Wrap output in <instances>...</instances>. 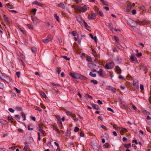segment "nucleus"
<instances>
[{
  "label": "nucleus",
  "mask_w": 151,
  "mask_h": 151,
  "mask_svg": "<svg viewBox=\"0 0 151 151\" xmlns=\"http://www.w3.org/2000/svg\"><path fill=\"white\" fill-rule=\"evenodd\" d=\"M114 66V64L113 62H111L106 63L104 68L106 69H108L113 68Z\"/></svg>",
  "instance_id": "f257e3e1"
},
{
  "label": "nucleus",
  "mask_w": 151,
  "mask_h": 151,
  "mask_svg": "<svg viewBox=\"0 0 151 151\" xmlns=\"http://www.w3.org/2000/svg\"><path fill=\"white\" fill-rule=\"evenodd\" d=\"M52 37L50 35L47 36L46 39L42 40V41L44 43H47L52 40Z\"/></svg>",
  "instance_id": "f03ea898"
},
{
  "label": "nucleus",
  "mask_w": 151,
  "mask_h": 151,
  "mask_svg": "<svg viewBox=\"0 0 151 151\" xmlns=\"http://www.w3.org/2000/svg\"><path fill=\"white\" fill-rule=\"evenodd\" d=\"M92 146L93 149L96 150H99L100 147L99 145L96 143H93Z\"/></svg>",
  "instance_id": "7ed1b4c3"
},
{
  "label": "nucleus",
  "mask_w": 151,
  "mask_h": 151,
  "mask_svg": "<svg viewBox=\"0 0 151 151\" xmlns=\"http://www.w3.org/2000/svg\"><path fill=\"white\" fill-rule=\"evenodd\" d=\"M138 81L137 79L134 80L133 85L136 88H139Z\"/></svg>",
  "instance_id": "20e7f679"
},
{
  "label": "nucleus",
  "mask_w": 151,
  "mask_h": 151,
  "mask_svg": "<svg viewBox=\"0 0 151 151\" xmlns=\"http://www.w3.org/2000/svg\"><path fill=\"white\" fill-rule=\"evenodd\" d=\"M119 130L120 131L122 135L127 132V130L126 129L122 127H119Z\"/></svg>",
  "instance_id": "39448f33"
},
{
  "label": "nucleus",
  "mask_w": 151,
  "mask_h": 151,
  "mask_svg": "<svg viewBox=\"0 0 151 151\" xmlns=\"http://www.w3.org/2000/svg\"><path fill=\"white\" fill-rule=\"evenodd\" d=\"M96 15L95 13L92 14L91 16L90 15L88 16V18L89 20H92V19H95L96 18Z\"/></svg>",
  "instance_id": "423d86ee"
},
{
  "label": "nucleus",
  "mask_w": 151,
  "mask_h": 151,
  "mask_svg": "<svg viewBox=\"0 0 151 151\" xmlns=\"http://www.w3.org/2000/svg\"><path fill=\"white\" fill-rule=\"evenodd\" d=\"M106 89L109 90H111V91L115 92L116 91V90L115 88L113 87L108 86L106 87Z\"/></svg>",
  "instance_id": "0eeeda50"
},
{
  "label": "nucleus",
  "mask_w": 151,
  "mask_h": 151,
  "mask_svg": "<svg viewBox=\"0 0 151 151\" xmlns=\"http://www.w3.org/2000/svg\"><path fill=\"white\" fill-rule=\"evenodd\" d=\"M87 9L86 7H80L79 11L80 12H86L87 10Z\"/></svg>",
  "instance_id": "6e6552de"
},
{
  "label": "nucleus",
  "mask_w": 151,
  "mask_h": 151,
  "mask_svg": "<svg viewBox=\"0 0 151 151\" xmlns=\"http://www.w3.org/2000/svg\"><path fill=\"white\" fill-rule=\"evenodd\" d=\"M33 4H36L37 5L40 6L41 7H43L44 6V4H41V3L38 2L37 1H35L32 3Z\"/></svg>",
  "instance_id": "1a4fd4ad"
},
{
  "label": "nucleus",
  "mask_w": 151,
  "mask_h": 151,
  "mask_svg": "<svg viewBox=\"0 0 151 151\" xmlns=\"http://www.w3.org/2000/svg\"><path fill=\"white\" fill-rule=\"evenodd\" d=\"M132 7V6L131 4H128L127 5L126 12H129L131 9Z\"/></svg>",
  "instance_id": "9d476101"
},
{
  "label": "nucleus",
  "mask_w": 151,
  "mask_h": 151,
  "mask_svg": "<svg viewBox=\"0 0 151 151\" xmlns=\"http://www.w3.org/2000/svg\"><path fill=\"white\" fill-rule=\"evenodd\" d=\"M70 75L74 78H78V74H75V73L71 72L70 73Z\"/></svg>",
  "instance_id": "9b49d317"
},
{
  "label": "nucleus",
  "mask_w": 151,
  "mask_h": 151,
  "mask_svg": "<svg viewBox=\"0 0 151 151\" xmlns=\"http://www.w3.org/2000/svg\"><path fill=\"white\" fill-rule=\"evenodd\" d=\"M117 71V73L120 74L121 73V70L118 66H116L115 67Z\"/></svg>",
  "instance_id": "f8f14e48"
},
{
  "label": "nucleus",
  "mask_w": 151,
  "mask_h": 151,
  "mask_svg": "<svg viewBox=\"0 0 151 151\" xmlns=\"http://www.w3.org/2000/svg\"><path fill=\"white\" fill-rule=\"evenodd\" d=\"M91 105L92 106L96 109L98 110L99 109V107L97 105L94 104H92Z\"/></svg>",
  "instance_id": "ddd939ff"
},
{
  "label": "nucleus",
  "mask_w": 151,
  "mask_h": 151,
  "mask_svg": "<svg viewBox=\"0 0 151 151\" xmlns=\"http://www.w3.org/2000/svg\"><path fill=\"white\" fill-rule=\"evenodd\" d=\"M77 21L79 22V23H82V17L80 16H78L77 17Z\"/></svg>",
  "instance_id": "4468645a"
},
{
  "label": "nucleus",
  "mask_w": 151,
  "mask_h": 151,
  "mask_svg": "<svg viewBox=\"0 0 151 151\" xmlns=\"http://www.w3.org/2000/svg\"><path fill=\"white\" fill-rule=\"evenodd\" d=\"M96 12L97 14H99L101 16H103V13L101 12L100 11L98 10H96Z\"/></svg>",
  "instance_id": "2eb2a0df"
},
{
  "label": "nucleus",
  "mask_w": 151,
  "mask_h": 151,
  "mask_svg": "<svg viewBox=\"0 0 151 151\" xmlns=\"http://www.w3.org/2000/svg\"><path fill=\"white\" fill-rule=\"evenodd\" d=\"M98 73H99V76H103L102 73H103V70L101 69H100L99 71H97Z\"/></svg>",
  "instance_id": "dca6fc26"
},
{
  "label": "nucleus",
  "mask_w": 151,
  "mask_h": 151,
  "mask_svg": "<svg viewBox=\"0 0 151 151\" xmlns=\"http://www.w3.org/2000/svg\"><path fill=\"white\" fill-rule=\"evenodd\" d=\"M130 59L132 61H134L135 60V59H136V58L135 57L134 55L132 54L131 56Z\"/></svg>",
  "instance_id": "f3484780"
},
{
  "label": "nucleus",
  "mask_w": 151,
  "mask_h": 151,
  "mask_svg": "<svg viewBox=\"0 0 151 151\" xmlns=\"http://www.w3.org/2000/svg\"><path fill=\"white\" fill-rule=\"evenodd\" d=\"M65 113L67 114V115L68 116H73L72 113L71 111L66 110L65 111Z\"/></svg>",
  "instance_id": "a211bd4d"
},
{
  "label": "nucleus",
  "mask_w": 151,
  "mask_h": 151,
  "mask_svg": "<svg viewBox=\"0 0 151 151\" xmlns=\"http://www.w3.org/2000/svg\"><path fill=\"white\" fill-rule=\"evenodd\" d=\"M90 37H91V38L93 39L94 40H95V41L96 42H97V39L96 36H95L93 37V36L91 34H89Z\"/></svg>",
  "instance_id": "6ab92c4d"
},
{
  "label": "nucleus",
  "mask_w": 151,
  "mask_h": 151,
  "mask_svg": "<svg viewBox=\"0 0 151 151\" xmlns=\"http://www.w3.org/2000/svg\"><path fill=\"white\" fill-rule=\"evenodd\" d=\"M92 53L93 55H94L96 59H97V58H98V56L97 54H96V52L94 50H92Z\"/></svg>",
  "instance_id": "aec40b11"
},
{
  "label": "nucleus",
  "mask_w": 151,
  "mask_h": 151,
  "mask_svg": "<svg viewBox=\"0 0 151 151\" xmlns=\"http://www.w3.org/2000/svg\"><path fill=\"white\" fill-rule=\"evenodd\" d=\"M116 46H117V47H118L119 49H121V50H123V47L122 46H121L119 44V43L118 42L116 43Z\"/></svg>",
  "instance_id": "412c9836"
},
{
  "label": "nucleus",
  "mask_w": 151,
  "mask_h": 151,
  "mask_svg": "<svg viewBox=\"0 0 151 151\" xmlns=\"http://www.w3.org/2000/svg\"><path fill=\"white\" fill-rule=\"evenodd\" d=\"M53 128V129L54 130H55V131L59 133L60 131L58 129H57L56 127H55V126L54 125H52L51 126Z\"/></svg>",
  "instance_id": "4be33fe9"
},
{
  "label": "nucleus",
  "mask_w": 151,
  "mask_h": 151,
  "mask_svg": "<svg viewBox=\"0 0 151 151\" xmlns=\"http://www.w3.org/2000/svg\"><path fill=\"white\" fill-rule=\"evenodd\" d=\"M27 128L29 130H32L34 129V127H32L31 125H27Z\"/></svg>",
  "instance_id": "5701e85b"
},
{
  "label": "nucleus",
  "mask_w": 151,
  "mask_h": 151,
  "mask_svg": "<svg viewBox=\"0 0 151 151\" xmlns=\"http://www.w3.org/2000/svg\"><path fill=\"white\" fill-rule=\"evenodd\" d=\"M54 17L56 19V20L58 22H59V17L57 15V14H55L54 15Z\"/></svg>",
  "instance_id": "b1692460"
},
{
  "label": "nucleus",
  "mask_w": 151,
  "mask_h": 151,
  "mask_svg": "<svg viewBox=\"0 0 151 151\" xmlns=\"http://www.w3.org/2000/svg\"><path fill=\"white\" fill-rule=\"evenodd\" d=\"M136 23L138 24L143 25L144 24V22H143L140 21L138 20H137L136 21Z\"/></svg>",
  "instance_id": "393cba45"
},
{
  "label": "nucleus",
  "mask_w": 151,
  "mask_h": 151,
  "mask_svg": "<svg viewBox=\"0 0 151 151\" xmlns=\"http://www.w3.org/2000/svg\"><path fill=\"white\" fill-rule=\"evenodd\" d=\"M7 6L8 8L10 9H13L14 8L12 4H10V3H8L7 4Z\"/></svg>",
  "instance_id": "a878e982"
},
{
  "label": "nucleus",
  "mask_w": 151,
  "mask_h": 151,
  "mask_svg": "<svg viewBox=\"0 0 151 151\" xmlns=\"http://www.w3.org/2000/svg\"><path fill=\"white\" fill-rule=\"evenodd\" d=\"M40 94L43 98H45L46 97V95L44 92L42 91L40 92Z\"/></svg>",
  "instance_id": "bb28decb"
},
{
  "label": "nucleus",
  "mask_w": 151,
  "mask_h": 151,
  "mask_svg": "<svg viewBox=\"0 0 151 151\" xmlns=\"http://www.w3.org/2000/svg\"><path fill=\"white\" fill-rule=\"evenodd\" d=\"M124 146L127 148H128L131 147V144L130 143L125 144L124 145Z\"/></svg>",
  "instance_id": "cd10ccee"
},
{
  "label": "nucleus",
  "mask_w": 151,
  "mask_h": 151,
  "mask_svg": "<svg viewBox=\"0 0 151 151\" xmlns=\"http://www.w3.org/2000/svg\"><path fill=\"white\" fill-rule=\"evenodd\" d=\"M31 50L32 52L35 53L37 52V49L35 47H32L31 48Z\"/></svg>",
  "instance_id": "c85d7f7f"
},
{
  "label": "nucleus",
  "mask_w": 151,
  "mask_h": 151,
  "mask_svg": "<svg viewBox=\"0 0 151 151\" xmlns=\"http://www.w3.org/2000/svg\"><path fill=\"white\" fill-rule=\"evenodd\" d=\"M83 25H84V27L86 28V29L87 30H88V28H90V27L88 26L87 23L85 21H84L83 22Z\"/></svg>",
  "instance_id": "c756f323"
},
{
  "label": "nucleus",
  "mask_w": 151,
  "mask_h": 151,
  "mask_svg": "<svg viewBox=\"0 0 151 151\" xmlns=\"http://www.w3.org/2000/svg\"><path fill=\"white\" fill-rule=\"evenodd\" d=\"M59 7H61L63 9H65V5L62 3H60L59 4Z\"/></svg>",
  "instance_id": "7c9ffc66"
},
{
  "label": "nucleus",
  "mask_w": 151,
  "mask_h": 151,
  "mask_svg": "<svg viewBox=\"0 0 151 151\" xmlns=\"http://www.w3.org/2000/svg\"><path fill=\"white\" fill-rule=\"evenodd\" d=\"M87 59L88 62H92V60L91 59V58L90 56H87Z\"/></svg>",
  "instance_id": "2f4dec72"
},
{
  "label": "nucleus",
  "mask_w": 151,
  "mask_h": 151,
  "mask_svg": "<svg viewBox=\"0 0 151 151\" xmlns=\"http://www.w3.org/2000/svg\"><path fill=\"white\" fill-rule=\"evenodd\" d=\"M28 147H29L28 145H26L24 146V147L23 148V150L24 151H27V148H28Z\"/></svg>",
  "instance_id": "473e14b6"
},
{
  "label": "nucleus",
  "mask_w": 151,
  "mask_h": 151,
  "mask_svg": "<svg viewBox=\"0 0 151 151\" xmlns=\"http://www.w3.org/2000/svg\"><path fill=\"white\" fill-rule=\"evenodd\" d=\"M91 83H93L94 84H96L98 83V82L96 80H92L90 81Z\"/></svg>",
  "instance_id": "72a5a7b5"
},
{
  "label": "nucleus",
  "mask_w": 151,
  "mask_h": 151,
  "mask_svg": "<svg viewBox=\"0 0 151 151\" xmlns=\"http://www.w3.org/2000/svg\"><path fill=\"white\" fill-rule=\"evenodd\" d=\"M16 109L19 111H22V109L21 107H16Z\"/></svg>",
  "instance_id": "f704fd0d"
},
{
  "label": "nucleus",
  "mask_w": 151,
  "mask_h": 151,
  "mask_svg": "<svg viewBox=\"0 0 151 151\" xmlns=\"http://www.w3.org/2000/svg\"><path fill=\"white\" fill-rule=\"evenodd\" d=\"M89 75L94 77H95L96 76V75L95 73H93L92 72H90L89 73Z\"/></svg>",
  "instance_id": "c9c22d12"
},
{
  "label": "nucleus",
  "mask_w": 151,
  "mask_h": 151,
  "mask_svg": "<svg viewBox=\"0 0 151 151\" xmlns=\"http://www.w3.org/2000/svg\"><path fill=\"white\" fill-rule=\"evenodd\" d=\"M85 97L87 98H90L91 99H93V97L92 96L89 95L88 94H86L85 95Z\"/></svg>",
  "instance_id": "e433bc0d"
},
{
  "label": "nucleus",
  "mask_w": 151,
  "mask_h": 151,
  "mask_svg": "<svg viewBox=\"0 0 151 151\" xmlns=\"http://www.w3.org/2000/svg\"><path fill=\"white\" fill-rule=\"evenodd\" d=\"M143 112L144 113V114L148 115L150 114V113L147 111L145 110L143 111Z\"/></svg>",
  "instance_id": "4c0bfd02"
},
{
  "label": "nucleus",
  "mask_w": 151,
  "mask_h": 151,
  "mask_svg": "<svg viewBox=\"0 0 151 151\" xmlns=\"http://www.w3.org/2000/svg\"><path fill=\"white\" fill-rule=\"evenodd\" d=\"M21 114L23 118V120H26V117L25 114L23 112H21Z\"/></svg>",
  "instance_id": "58836bf2"
},
{
  "label": "nucleus",
  "mask_w": 151,
  "mask_h": 151,
  "mask_svg": "<svg viewBox=\"0 0 151 151\" xmlns=\"http://www.w3.org/2000/svg\"><path fill=\"white\" fill-rule=\"evenodd\" d=\"M4 21L5 22H8V18L6 17V16L5 15H4Z\"/></svg>",
  "instance_id": "ea45409f"
},
{
  "label": "nucleus",
  "mask_w": 151,
  "mask_h": 151,
  "mask_svg": "<svg viewBox=\"0 0 151 151\" xmlns=\"http://www.w3.org/2000/svg\"><path fill=\"white\" fill-rule=\"evenodd\" d=\"M50 24L48 22H47V26L48 29L49 30L51 29V27H50Z\"/></svg>",
  "instance_id": "a19ab883"
},
{
  "label": "nucleus",
  "mask_w": 151,
  "mask_h": 151,
  "mask_svg": "<svg viewBox=\"0 0 151 151\" xmlns=\"http://www.w3.org/2000/svg\"><path fill=\"white\" fill-rule=\"evenodd\" d=\"M21 73L20 72H17L16 73V75L18 78H19L20 77Z\"/></svg>",
  "instance_id": "79ce46f5"
},
{
  "label": "nucleus",
  "mask_w": 151,
  "mask_h": 151,
  "mask_svg": "<svg viewBox=\"0 0 151 151\" xmlns=\"http://www.w3.org/2000/svg\"><path fill=\"white\" fill-rule=\"evenodd\" d=\"M62 57L63 58L66 60H69L70 59L68 57L66 56H63Z\"/></svg>",
  "instance_id": "37998d69"
},
{
  "label": "nucleus",
  "mask_w": 151,
  "mask_h": 151,
  "mask_svg": "<svg viewBox=\"0 0 151 151\" xmlns=\"http://www.w3.org/2000/svg\"><path fill=\"white\" fill-rule=\"evenodd\" d=\"M108 26L111 29V30H112L113 28V25H112V24L111 23H110L109 24Z\"/></svg>",
  "instance_id": "c03bdc74"
},
{
  "label": "nucleus",
  "mask_w": 151,
  "mask_h": 151,
  "mask_svg": "<svg viewBox=\"0 0 151 151\" xmlns=\"http://www.w3.org/2000/svg\"><path fill=\"white\" fill-rule=\"evenodd\" d=\"M4 87V85L0 82V89H3Z\"/></svg>",
  "instance_id": "a18cd8bd"
},
{
  "label": "nucleus",
  "mask_w": 151,
  "mask_h": 151,
  "mask_svg": "<svg viewBox=\"0 0 151 151\" xmlns=\"http://www.w3.org/2000/svg\"><path fill=\"white\" fill-rule=\"evenodd\" d=\"M27 26L30 29H33V26L32 25L27 24Z\"/></svg>",
  "instance_id": "49530a36"
},
{
  "label": "nucleus",
  "mask_w": 151,
  "mask_h": 151,
  "mask_svg": "<svg viewBox=\"0 0 151 151\" xmlns=\"http://www.w3.org/2000/svg\"><path fill=\"white\" fill-rule=\"evenodd\" d=\"M39 131L42 134H44V133H45V131L41 129H39Z\"/></svg>",
  "instance_id": "de8ad7c7"
},
{
  "label": "nucleus",
  "mask_w": 151,
  "mask_h": 151,
  "mask_svg": "<svg viewBox=\"0 0 151 151\" xmlns=\"http://www.w3.org/2000/svg\"><path fill=\"white\" fill-rule=\"evenodd\" d=\"M79 130V128L77 127H76L75 128L74 131L75 132H77Z\"/></svg>",
  "instance_id": "09e8293b"
},
{
  "label": "nucleus",
  "mask_w": 151,
  "mask_h": 151,
  "mask_svg": "<svg viewBox=\"0 0 151 151\" xmlns=\"http://www.w3.org/2000/svg\"><path fill=\"white\" fill-rule=\"evenodd\" d=\"M14 89L18 93H20L21 91L20 90L18 89L17 88H14Z\"/></svg>",
  "instance_id": "8fccbe9b"
},
{
  "label": "nucleus",
  "mask_w": 151,
  "mask_h": 151,
  "mask_svg": "<svg viewBox=\"0 0 151 151\" xmlns=\"http://www.w3.org/2000/svg\"><path fill=\"white\" fill-rule=\"evenodd\" d=\"M109 144L107 143H106L104 144V148H106L108 147Z\"/></svg>",
  "instance_id": "3c124183"
},
{
  "label": "nucleus",
  "mask_w": 151,
  "mask_h": 151,
  "mask_svg": "<svg viewBox=\"0 0 151 151\" xmlns=\"http://www.w3.org/2000/svg\"><path fill=\"white\" fill-rule=\"evenodd\" d=\"M74 8L75 9H77V10H78V11H79V9L80 8V7L78 6H74Z\"/></svg>",
  "instance_id": "603ef678"
},
{
  "label": "nucleus",
  "mask_w": 151,
  "mask_h": 151,
  "mask_svg": "<svg viewBox=\"0 0 151 151\" xmlns=\"http://www.w3.org/2000/svg\"><path fill=\"white\" fill-rule=\"evenodd\" d=\"M6 76L5 75H2L1 76H0V78L3 80H5L4 78Z\"/></svg>",
  "instance_id": "864d4df0"
},
{
  "label": "nucleus",
  "mask_w": 151,
  "mask_h": 151,
  "mask_svg": "<svg viewBox=\"0 0 151 151\" xmlns=\"http://www.w3.org/2000/svg\"><path fill=\"white\" fill-rule=\"evenodd\" d=\"M132 13L133 15H134L136 14V11L135 9H133L132 11Z\"/></svg>",
  "instance_id": "5fc2aeb1"
},
{
  "label": "nucleus",
  "mask_w": 151,
  "mask_h": 151,
  "mask_svg": "<svg viewBox=\"0 0 151 151\" xmlns=\"http://www.w3.org/2000/svg\"><path fill=\"white\" fill-rule=\"evenodd\" d=\"M9 110L12 113H14V110L12 108H9Z\"/></svg>",
  "instance_id": "6e6d98bb"
},
{
  "label": "nucleus",
  "mask_w": 151,
  "mask_h": 151,
  "mask_svg": "<svg viewBox=\"0 0 151 151\" xmlns=\"http://www.w3.org/2000/svg\"><path fill=\"white\" fill-rule=\"evenodd\" d=\"M97 102L99 105H101L103 104L102 101L99 100H97Z\"/></svg>",
  "instance_id": "4d7b16f0"
},
{
  "label": "nucleus",
  "mask_w": 151,
  "mask_h": 151,
  "mask_svg": "<svg viewBox=\"0 0 151 151\" xmlns=\"http://www.w3.org/2000/svg\"><path fill=\"white\" fill-rule=\"evenodd\" d=\"M58 124L59 126L60 127L62 126V122L61 120L59 121Z\"/></svg>",
  "instance_id": "13d9d810"
},
{
  "label": "nucleus",
  "mask_w": 151,
  "mask_h": 151,
  "mask_svg": "<svg viewBox=\"0 0 151 151\" xmlns=\"http://www.w3.org/2000/svg\"><path fill=\"white\" fill-rule=\"evenodd\" d=\"M140 8L143 11L145 10V7L144 6H140Z\"/></svg>",
  "instance_id": "bf43d9fd"
},
{
  "label": "nucleus",
  "mask_w": 151,
  "mask_h": 151,
  "mask_svg": "<svg viewBox=\"0 0 151 151\" xmlns=\"http://www.w3.org/2000/svg\"><path fill=\"white\" fill-rule=\"evenodd\" d=\"M72 33L73 36H75L76 35L77 32L75 31H73L72 32Z\"/></svg>",
  "instance_id": "052dcab7"
},
{
  "label": "nucleus",
  "mask_w": 151,
  "mask_h": 151,
  "mask_svg": "<svg viewBox=\"0 0 151 151\" xmlns=\"http://www.w3.org/2000/svg\"><path fill=\"white\" fill-rule=\"evenodd\" d=\"M8 118L9 121H10L11 122H12V120L13 119L11 116H9Z\"/></svg>",
  "instance_id": "680f3d73"
},
{
  "label": "nucleus",
  "mask_w": 151,
  "mask_h": 151,
  "mask_svg": "<svg viewBox=\"0 0 151 151\" xmlns=\"http://www.w3.org/2000/svg\"><path fill=\"white\" fill-rule=\"evenodd\" d=\"M107 110L108 111H111V112H112L113 113L114 112V110L112 109L111 108H109V107L108 108H107Z\"/></svg>",
  "instance_id": "e2e57ef3"
},
{
  "label": "nucleus",
  "mask_w": 151,
  "mask_h": 151,
  "mask_svg": "<svg viewBox=\"0 0 151 151\" xmlns=\"http://www.w3.org/2000/svg\"><path fill=\"white\" fill-rule=\"evenodd\" d=\"M113 127L114 129H116L117 130L118 129V127L116 124H114L113 125Z\"/></svg>",
  "instance_id": "0e129e2a"
},
{
  "label": "nucleus",
  "mask_w": 151,
  "mask_h": 151,
  "mask_svg": "<svg viewBox=\"0 0 151 151\" xmlns=\"http://www.w3.org/2000/svg\"><path fill=\"white\" fill-rule=\"evenodd\" d=\"M15 117L18 119H20V117L19 115L16 114L15 115Z\"/></svg>",
  "instance_id": "69168bd1"
},
{
  "label": "nucleus",
  "mask_w": 151,
  "mask_h": 151,
  "mask_svg": "<svg viewBox=\"0 0 151 151\" xmlns=\"http://www.w3.org/2000/svg\"><path fill=\"white\" fill-rule=\"evenodd\" d=\"M114 39L116 41H118L119 40L118 38L116 36H114Z\"/></svg>",
  "instance_id": "338daca9"
},
{
  "label": "nucleus",
  "mask_w": 151,
  "mask_h": 151,
  "mask_svg": "<svg viewBox=\"0 0 151 151\" xmlns=\"http://www.w3.org/2000/svg\"><path fill=\"white\" fill-rule=\"evenodd\" d=\"M140 89L142 90H144V86L143 85L140 84Z\"/></svg>",
  "instance_id": "774afa93"
}]
</instances>
